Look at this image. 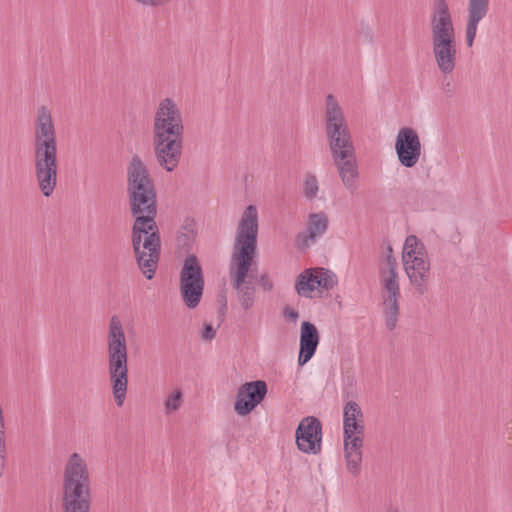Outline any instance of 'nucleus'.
Segmentation results:
<instances>
[{
	"mask_svg": "<svg viewBox=\"0 0 512 512\" xmlns=\"http://www.w3.org/2000/svg\"><path fill=\"white\" fill-rule=\"evenodd\" d=\"M127 193L135 222L132 227V247L137 265L146 279L151 280L158 267L161 239L155 222L157 194L151 175L137 155L127 167Z\"/></svg>",
	"mask_w": 512,
	"mask_h": 512,
	"instance_id": "f257e3e1",
	"label": "nucleus"
},
{
	"mask_svg": "<svg viewBox=\"0 0 512 512\" xmlns=\"http://www.w3.org/2000/svg\"><path fill=\"white\" fill-rule=\"evenodd\" d=\"M258 211L249 205L241 215L236 229L229 275L232 287L237 291L238 299L244 310L254 304L255 288L249 278V270L257 249Z\"/></svg>",
	"mask_w": 512,
	"mask_h": 512,
	"instance_id": "f03ea898",
	"label": "nucleus"
},
{
	"mask_svg": "<svg viewBox=\"0 0 512 512\" xmlns=\"http://www.w3.org/2000/svg\"><path fill=\"white\" fill-rule=\"evenodd\" d=\"M325 132L334 165L344 186L354 193L357 190L358 168L352 137L344 112L332 94L325 100Z\"/></svg>",
	"mask_w": 512,
	"mask_h": 512,
	"instance_id": "7ed1b4c3",
	"label": "nucleus"
},
{
	"mask_svg": "<svg viewBox=\"0 0 512 512\" xmlns=\"http://www.w3.org/2000/svg\"><path fill=\"white\" fill-rule=\"evenodd\" d=\"M184 124L181 110L171 98L161 100L155 110L152 146L158 165L173 172L183 153Z\"/></svg>",
	"mask_w": 512,
	"mask_h": 512,
	"instance_id": "20e7f679",
	"label": "nucleus"
},
{
	"mask_svg": "<svg viewBox=\"0 0 512 512\" xmlns=\"http://www.w3.org/2000/svg\"><path fill=\"white\" fill-rule=\"evenodd\" d=\"M33 159L37 186L45 197H50L57 186L58 159L56 131L46 106L37 111Z\"/></svg>",
	"mask_w": 512,
	"mask_h": 512,
	"instance_id": "39448f33",
	"label": "nucleus"
},
{
	"mask_svg": "<svg viewBox=\"0 0 512 512\" xmlns=\"http://www.w3.org/2000/svg\"><path fill=\"white\" fill-rule=\"evenodd\" d=\"M91 481L86 461L78 453L65 464L61 492L62 512H90Z\"/></svg>",
	"mask_w": 512,
	"mask_h": 512,
	"instance_id": "423d86ee",
	"label": "nucleus"
},
{
	"mask_svg": "<svg viewBox=\"0 0 512 512\" xmlns=\"http://www.w3.org/2000/svg\"><path fill=\"white\" fill-rule=\"evenodd\" d=\"M108 373L117 406L125 401L128 388V350L122 323L112 316L107 335Z\"/></svg>",
	"mask_w": 512,
	"mask_h": 512,
	"instance_id": "0eeeda50",
	"label": "nucleus"
},
{
	"mask_svg": "<svg viewBox=\"0 0 512 512\" xmlns=\"http://www.w3.org/2000/svg\"><path fill=\"white\" fill-rule=\"evenodd\" d=\"M388 251L385 266L380 267L379 276L383 290L386 292L382 303L385 325L388 330L392 331L396 327L399 316L400 287L397 273V261L391 254V247L388 248Z\"/></svg>",
	"mask_w": 512,
	"mask_h": 512,
	"instance_id": "6e6552de",
	"label": "nucleus"
},
{
	"mask_svg": "<svg viewBox=\"0 0 512 512\" xmlns=\"http://www.w3.org/2000/svg\"><path fill=\"white\" fill-rule=\"evenodd\" d=\"M205 287L202 266L194 254H188L179 276V288L183 303L188 309H195L201 302Z\"/></svg>",
	"mask_w": 512,
	"mask_h": 512,
	"instance_id": "1a4fd4ad",
	"label": "nucleus"
},
{
	"mask_svg": "<svg viewBox=\"0 0 512 512\" xmlns=\"http://www.w3.org/2000/svg\"><path fill=\"white\" fill-rule=\"evenodd\" d=\"M297 448L306 454H318L322 445V424L314 416L304 417L295 431Z\"/></svg>",
	"mask_w": 512,
	"mask_h": 512,
	"instance_id": "9d476101",
	"label": "nucleus"
},
{
	"mask_svg": "<svg viewBox=\"0 0 512 512\" xmlns=\"http://www.w3.org/2000/svg\"><path fill=\"white\" fill-rule=\"evenodd\" d=\"M421 149L419 136L413 128L403 127L398 131L395 151L398 161L403 167H414L420 159Z\"/></svg>",
	"mask_w": 512,
	"mask_h": 512,
	"instance_id": "9b49d317",
	"label": "nucleus"
},
{
	"mask_svg": "<svg viewBox=\"0 0 512 512\" xmlns=\"http://www.w3.org/2000/svg\"><path fill=\"white\" fill-rule=\"evenodd\" d=\"M268 388L263 380L246 382L237 390L234 410L240 416L251 413L265 398Z\"/></svg>",
	"mask_w": 512,
	"mask_h": 512,
	"instance_id": "f8f14e48",
	"label": "nucleus"
},
{
	"mask_svg": "<svg viewBox=\"0 0 512 512\" xmlns=\"http://www.w3.org/2000/svg\"><path fill=\"white\" fill-rule=\"evenodd\" d=\"M429 29L431 40L456 37L452 14L446 2H437L433 6L429 17Z\"/></svg>",
	"mask_w": 512,
	"mask_h": 512,
	"instance_id": "ddd939ff",
	"label": "nucleus"
},
{
	"mask_svg": "<svg viewBox=\"0 0 512 512\" xmlns=\"http://www.w3.org/2000/svg\"><path fill=\"white\" fill-rule=\"evenodd\" d=\"M431 46L438 70L444 76L453 73L458 54L456 37L431 40Z\"/></svg>",
	"mask_w": 512,
	"mask_h": 512,
	"instance_id": "4468645a",
	"label": "nucleus"
},
{
	"mask_svg": "<svg viewBox=\"0 0 512 512\" xmlns=\"http://www.w3.org/2000/svg\"><path fill=\"white\" fill-rule=\"evenodd\" d=\"M329 225V219L325 212L310 213L308 216L307 228L305 231L298 233L296 237L297 247L305 250L311 244L323 236Z\"/></svg>",
	"mask_w": 512,
	"mask_h": 512,
	"instance_id": "2eb2a0df",
	"label": "nucleus"
},
{
	"mask_svg": "<svg viewBox=\"0 0 512 512\" xmlns=\"http://www.w3.org/2000/svg\"><path fill=\"white\" fill-rule=\"evenodd\" d=\"M364 430V416L361 407L355 401H348L343 411L344 439H352L355 436L364 439Z\"/></svg>",
	"mask_w": 512,
	"mask_h": 512,
	"instance_id": "dca6fc26",
	"label": "nucleus"
},
{
	"mask_svg": "<svg viewBox=\"0 0 512 512\" xmlns=\"http://www.w3.org/2000/svg\"><path fill=\"white\" fill-rule=\"evenodd\" d=\"M319 341L320 336L316 326L309 321H303L300 328L299 366L305 365L312 359Z\"/></svg>",
	"mask_w": 512,
	"mask_h": 512,
	"instance_id": "f3484780",
	"label": "nucleus"
},
{
	"mask_svg": "<svg viewBox=\"0 0 512 512\" xmlns=\"http://www.w3.org/2000/svg\"><path fill=\"white\" fill-rule=\"evenodd\" d=\"M489 2H469L468 17L466 25V43L472 47L476 34L478 23L486 16Z\"/></svg>",
	"mask_w": 512,
	"mask_h": 512,
	"instance_id": "a211bd4d",
	"label": "nucleus"
},
{
	"mask_svg": "<svg viewBox=\"0 0 512 512\" xmlns=\"http://www.w3.org/2000/svg\"><path fill=\"white\" fill-rule=\"evenodd\" d=\"M364 439L355 436L352 439H344V451L347 469L350 473L357 475L361 470L362 447Z\"/></svg>",
	"mask_w": 512,
	"mask_h": 512,
	"instance_id": "6ab92c4d",
	"label": "nucleus"
},
{
	"mask_svg": "<svg viewBox=\"0 0 512 512\" xmlns=\"http://www.w3.org/2000/svg\"><path fill=\"white\" fill-rule=\"evenodd\" d=\"M314 269H305L296 279L295 289L300 296L311 297V293L318 287Z\"/></svg>",
	"mask_w": 512,
	"mask_h": 512,
	"instance_id": "aec40b11",
	"label": "nucleus"
},
{
	"mask_svg": "<svg viewBox=\"0 0 512 512\" xmlns=\"http://www.w3.org/2000/svg\"><path fill=\"white\" fill-rule=\"evenodd\" d=\"M410 273L411 274H407V276L415 293L419 296H423L428 293L431 279L430 270Z\"/></svg>",
	"mask_w": 512,
	"mask_h": 512,
	"instance_id": "412c9836",
	"label": "nucleus"
},
{
	"mask_svg": "<svg viewBox=\"0 0 512 512\" xmlns=\"http://www.w3.org/2000/svg\"><path fill=\"white\" fill-rule=\"evenodd\" d=\"M424 244L415 236L409 235L404 244L403 260L411 259L413 256L426 255Z\"/></svg>",
	"mask_w": 512,
	"mask_h": 512,
	"instance_id": "4be33fe9",
	"label": "nucleus"
},
{
	"mask_svg": "<svg viewBox=\"0 0 512 512\" xmlns=\"http://www.w3.org/2000/svg\"><path fill=\"white\" fill-rule=\"evenodd\" d=\"M407 274L410 272L429 271L430 263L426 255L413 256L411 259L403 260Z\"/></svg>",
	"mask_w": 512,
	"mask_h": 512,
	"instance_id": "5701e85b",
	"label": "nucleus"
},
{
	"mask_svg": "<svg viewBox=\"0 0 512 512\" xmlns=\"http://www.w3.org/2000/svg\"><path fill=\"white\" fill-rule=\"evenodd\" d=\"M314 272L317 277L315 282H318L319 288L330 290L337 284L336 275L331 271L324 268H316Z\"/></svg>",
	"mask_w": 512,
	"mask_h": 512,
	"instance_id": "b1692460",
	"label": "nucleus"
},
{
	"mask_svg": "<svg viewBox=\"0 0 512 512\" xmlns=\"http://www.w3.org/2000/svg\"><path fill=\"white\" fill-rule=\"evenodd\" d=\"M195 236L194 222L186 220L185 224L181 227L177 240L179 245L189 248L191 243L194 241Z\"/></svg>",
	"mask_w": 512,
	"mask_h": 512,
	"instance_id": "393cba45",
	"label": "nucleus"
},
{
	"mask_svg": "<svg viewBox=\"0 0 512 512\" xmlns=\"http://www.w3.org/2000/svg\"><path fill=\"white\" fill-rule=\"evenodd\" d=\"M319 191L318 180L315 175L308 173L303 183V194L308 200H313Z\"/></svg>",
	"mask_w": 512,
	"mask_h": 512,
	"instance_id": "a878e982",
	"label": "nucleus"
},
{
	"mask_svg": "<svg viewBox=\"0 0 512 512\" xmlns=\"http://www.w3.org/2000/svg\"><path fill=\"white\" fill-rule=\"evenodd\" d=\"M183 401V394L180 389L175 390L172 394L168 395L164 402L165 413L171 414L178 410Z\"/></svg>",
	"mask_w": 512,
	"mask_h": 512,
	"instance_id": "bb28decb",
	"label": "nucleus"
},
{
	"mask_svg": "<svg viewBox=\"0 0 512 512\" xmlns=\"http://www.w3.org/2000/svg\"><path fill=\"white\" fill-rule=\"evenodd\" d=\"M215 336V328L211 324H205L201 333V338L205 341H211Z\"/></svg>",
	"mask_w": 512,
	"mask_h": 512,
	"instance_id": "cd10ccee",
	"label": "nucleus"
},
{
	"mask_svg": "<svg viewBox=\"0 0 512 512\" xmlns=\"http://www.w3.org/2000/svg\"><path fill=\"white\" fill-rule=\"evenodd\" d=\"M6 453V443H5V437L0 438V477H2L4 468H5V457Z\"/></svg>",
	"mask_w": 512,
	"mask_h": 512,
	"instance_id": "c85d7f7f",
	"label": "nucleus"
},
{
	"mask_svg": "<svg viewBox=\"0 0 512 512\" xmlns=\"http://www.w3.org/2000/svg\"><path fill=\"white\" fill-rule=\"evenodd\" d=\"M259 284L264 291H271L273 289V282L266 273L260 276Z\"/></svg>",
	"mask_w": 512,
	"mask_h": 512,
	"instance_id": "c756f323",
	"label": "nucleus"
},
{
	"mask_svg": "<svg viewBox=\"0 0 512 512\" xmlns=\"http://www.w3.org/2000/svg\"><path fill=\"white\" fill-rule=\"evenodd\" d=\"M442 90L448 96H452L454 94L455 88L451 79L445 77L442 81Z\"/></svg>",
	"mask_w": 512,
	"mask_h": 512,
	"instance_id": "7c9ffc66",
	"label": "nucleus"
},
{
	"mask_svg": "<svg viewBox=\"0 0 512 512\" xmlns=\"http://www.w3.org/2000/svg\"><path fill=\"white\" fill-rule=\"evenodd\" d=\"M283 315L286 319L291 320L293 322H296V320L299 317V313L295 309L290 308L289 306H286L283 309Z\"/></svg>",
	"mask_w": 512,
	"mask_h": 512,
	"instance_id": "2f4dec72",
	"label": "nucleus"
},
{
	"mask_svg": "<svg viewBox=\"0 0 512 512\" xmlns=\"http://www.w3.org/2000/svg\"><path fill=\"white\" fill-rule=\"evenodd\" d=\"M217 300L221 304L220 311H221L222 314H224V311L227 308V299H226L225 293L224 292L219 293L218 296H217Z\"/></svg>",
	"mask_w": 512,
	"mask_h": 512,
	"instance_id": "473e14b6",
	"label": "nucleus"
},
{
	"mask_svg": "<svg viewBox=\"0 0 512 512\" xmlns=\"http://www.w3.org/2000/svg\"><path fill=\"white\" fill-rule=\"evenodd\" d=\"M5 437V422L0 420V438Z\"/></svg>",
	"mask_w": 512,
	"mask_h": 512,
	"instance_id": "72a5a7b5",
	"label": "nucleus"
},
{
	"mask_svg": "<svg viewBox=\"0 0 512 512\" xmlns=\"http://www.w3.org/2000/svg\"><path fill=\"white\" fill-rule=\"evenodd\" d=\"M386 512H400V511L396 508H390Z\"/></svg>",
	"mask_w": 512,
	"mask_h": 512,
	"instance_id": "f704fd0d",
	"label": "nucleus"
},
{
	"mask_svg": "<svg viewBox=\"0 0 512 512\" xmlns=\"http://www.w3.org/2000/svg\"><path fill=\"white\" fill-rule=\"evenodd\" d=\"M150 3H151L152 5H155V4H157L158 2L152 1V2H150Z\"/></svg>",
	"mask_w": 512,
	"mask_h": 512,
	"instance_id": "c9c22d12",
	"label": "nucleus"
}]
</instances>
